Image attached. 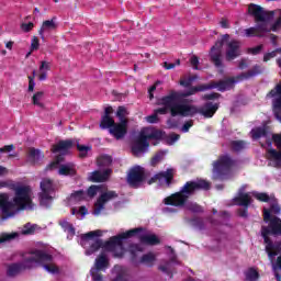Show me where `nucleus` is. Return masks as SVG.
<instances>
[{"mask_svg": "<svg viewBox=\"0 0 281 281\" xmlns=\"http://www.w3.org/2000/svg\"><path fill=\"white\" fill-rule=\"evenodd\" d=\"M99 168H106L113 164V158L111 156L104 155L97 159Z\"/></svg>", "mask_w": 281, "mask_h": 281, "instance_id": "35", "label": "nucleus"}, {"mask_svg": "<svg viewBox=\"0 0 281 281\" xmlns=\"http://www.w3.org/2000/svg\"><path fill=\"white\" fill-rule=\"evenodd\" d=\"M126 115H128V111L126 110V108L119 106L116 111V117H119L120 122H128Z\"/></svg>", "mask_w": 281, "mask_h": 281, "instance_id": "45", "label": "nucleus"}, {"mask_svg": "<svg viewBox=\"0 0 281 281\" xmlns=\"http://www.w3.org/2000/svg\"><path fill=\"white\" fill-rule=\"evenodd\" d=\"M158 177L160 179V183L165 181L167 188H170V186H172V181H175V169L169 168L166 171H161L158 173Z\"/></svg>", "mask_w": 281, "mask_h": 281, "instance_id": "25", "label": "nucleus"}, {"mask_svg": "<svg viewBox=\"0 0 281 281\" xmlns=\"http://www.w3.org/2000/svg\"><path fill=\"white\" fill-rule=\"evenodd\" d=\"M58 224L61 226L64 232H67L69 236H71V238L76 236V227H74V224L67 222V220H61Z\"/></svg>", "mask_w": 281, "mask_h": 281, "instance_id": "30", "label": "nucleus"}, {"mask_svg": "<svg viewBox=\"0 0 281 281\" xmlns=\"http://www.w3.org/2000/svg\"><path fill=\"white\" fill-rule=\"evenodd\" d=\"M104 241L100 238H97L89 247L88 250H86V256H92V254H95V251H100V249L103 248Z\"/></svg>", "mask_w": 281, "mask_h": 281, "instance_id": "29", "label": "nucleus"}, {"mask_svg": "<svg viewBox=\"0 0 281 281\" xmlns=\"http://www.w3.org/2000/svg\"><path fill=\"white\" fill-rule=\"evenodd\" d=\"M246 280L247 281H257L260 278V273L255 268H249L246 272Z\"/></svg>", "mask_w": 281, "mask_h": 281, "instance_id": "39", "label": "nucleus"}, {"mask_svg": "<svg viewBox=\"0 0 281 281\" xmlns=\"http://www.w3.org/2000/svg\"><path fill=\"white\" fill-rule=\"evenodd\" d=\"M245 36L247 38H252L254 36H256L257 38H262L265 36V34L258 33L256 26H252V27L245 30Z\"/></svg>", "mask_w": 281, "mask_h": 281, "instance_id": "42", "label": "nucleus"}, {"mask_svg": "<svg viewBox=\"0 0 281 281\" xmlns=\"http://www.w3.org/2000/svg\"><path fill=\"white\" fill-rule=\"evenodd\" d=\"M52 259L54 260V257H52ZM47 262H52L50 261H46V262H34V265H43L44 269L48 271V273H59L60 269H58V266L54 265V263H47Z\"/></svg>", "mask_w": 281, "mask_h": 281, "instance_id": "36", "label": "nucleus"}, {"mask_svg": "<svg viewBox=\"0 0 281 281\" xmlns=\"http://www.w3.org/2000/svg\"><path fill=\"white\" fill-rule=\"evenodd\" d=\"M142 251V247L137 244L130 245V254L132 256V260L137 258V252Z\"/></svg>", "mask_w": 281, "mask_h": 281, "instance_id": "52", "label": "nucleus"}, {"mask_svg": "<svg viewBox=\"0 0 281 281\" xmlns=\"http://www.w3.org/2000/svg\"><path fill=\"white\" fill-rule=\"evenodd\" d=\"M70 148H74V140L66 139V140H59L57 144L52 146V153H65L67 150H70Z\"/></svg>", "mask_w": 281, "mask_h": 281, "instance_id": "22", "label": "nucleus"}, {"mask_svg": "<svg viewBox=\"0 0 281 281\" xmlns=\"http://www.w3.org/2000/svg\"><path fill=\"white\" fill-rule=\"evenodd\" d=\"M233 201L239 207H249L251 205V196L249 193H244L243 191H239L238 196H235Z\"/></svg>", "mask_w": 281, "mask_h": 281, "instance_id": "23", "label": "nucleus"}, {"mask_svg": "<svg viewBox=\"0 0 281 281\" xmlns=\"http://www.w3.org/2000/svg\"><path fill=\"white\" fill-rule=\"evenodd\" d=\"M241 46L243 44L238 40L227 42L225 53L227 63H232V60H236V58H240V56H243V49H240Z\"/></svg>", "mask_w": 281, "mask_h": 281, "instance_id": "15", "label": "nucleus"}, {"mask_svg": "<svg viewBox=\"0 0 281 281\" xmlns=\"http://www.w3.org/2000/svg\"><path fill=\"white\" fill-rule=\"evenodd\" d=\"M221 109V103H214L212 101L205 102L202 106L184 105V117H194V115H203L205 120L212 119L216 115V111Z\"/></svg>", "mask_w": 281, "mask_h": 281, "instance_id": "7", "label": "nucleus"}, {"mask_svg": "<svg viewBox=\"0 0 281 281\" xmlns=\"http://www.w3.org/2000/svg\"><path fill=\"white\" fill-rule=\"evenodd\" d=\"M179 139H181V135L172 133L168 136L167 142L169 146H172V144L179 142Z\"/></svg>", "mask_w": 281, "mask_h": 281, "instance_id": "60", "label": "nucleus"}, {"mask_svg": "<svg viewBox=\"0 0 281 281\" xmlns=\"http://www.w3.org/2000/svg\"><path fill=\"white\" fill-rule=\"evenodd\" d=\"M113 199H117V192L115 191H108L102 193L94 203L93 214L94 216H100L102 210H104V205L109 203V201H113Z\"/></svg>", "mask_w": 281, "mask_h": 281, "instance_id": "16", "label": "nucleus"}, {"mask_svg": "<svg viewBox=\"0 0 281 281\" xmlns=\"http://www.w3.org/2000/svg\"><path fill=\"white\" fill-rule=\"evenodd\" d=\"M272 140L278 149L270 148L267 150L269 161H274L276 166H281V134H273Z\"/></svg>", "mask_w": 281, "mask_h": 281, "instance_id": "17", "label": "nucleus"}, {"mask_svg": "<svg viewBox=\"0 0 281 281\" xmlns=\"http://www.w3.org/2000/svg\"><path fill=\"white\" fill-rule=\"evenodd\" d=\"M32 76H29V92L32 93L34 91V87H36V82H34V78H36V70H33Z\"/></svg>", "mask_w": 281, "mask_h": 281, "instance_id": "55", "label": "nucleus"}, {"mask_svg": "<svg viewBox=\"0 0 281 281\" xmlns=\"http://www.w3.org/2000/svg\"><path fill=\"white\" fill-rule=\"evenodd\" d=\"M268 21H259L257 22V25L255 26L258 34H267L271 32V29H269V25L267 24Z\"/></svg>", "mask_w": 281, "mask_h": 281, "instance_id": "40", "label": "nucleus"}, {"mask_svg": "<svg viewBox=\"0 0 281 281\" xmlns=\"http://www.w3.org/2000/svg\"><path fill=\"white\" fill-rule=\"evenodd\" d=\"M237 215L240 216V218H247L249 216V206L238 209Z\"/></svg>", "mask_w": 281, "mask_h": 281, "instance_id": "59", "label": "nucleus"}, {"mask_svg": "<svg viewBox=\"0 0 281 281\" xmlns=\"http://www.w3.org/2000/svg\"><path fill=\"white\" fill-rule=\"evenodd\" d=\"M263 221L268 226H261V237L263 240L269 241V236H281V218L271 215L270 211L263 209Z\"/></svg>", "mask_w": 281, "mask_h": 281, "instance_id": "8", "label": "nucleus"}, {"mask_svg": "<svg viewBox=\"0 0 281 281\" xmlns=\"http://www.w3.org/2000/svg\"><path fill=\"white\" fill-rule=\"evenodd\" d=\"M7 188L13 190L15 195L13 201H10L8 193H0V210L2 218H12L16 212L23 210H32V196H30V187H16L12 181H9Z\"/></svg>", "mask_w": 281, "mask_h": 281, "instance_id": "2", "label": "nucleus"}, {"mask_svg": "<svg viewBox=\"0 0 281 281\" xmlns=\"http://www.w3.org/2000/svg\"><path fill=\"white\" fill-rule=\"evenodd\" d=\"M252 139H260V137H267L269 135V131L267 127H257L251 131Z\"/></svg>", "mask_w": 281, "mask_h": 281, "instance_id": "37", "label": "nucleus"}, {"mask_svg": "<svg viewBox=\"0 0 281 281\" xmlns=\"http://www.w3.org/2000/svg\"><path fill=\"white\" fill-rule=\"evenodd\" d=\"M59 175L64 177H76V168L69 166V165H63L59 168Z\"/></svg>", "mask_w": 281, "mask_h": 281, "instance_id": "34", "label": "nucleus"}, {"mask_svg": "<svg viewBox=\"0 0 281 281\" xmlns=\"http://www.w3.org/2000/svg\"><path fill=\"white\" fill-rule=\"evenodd\" d=\"M227 41H229V34H224L221 37V40H217L215 42V45L211 47L210 58H211V61L213 63V65L215 67H217V69L223 68L222 49H223V45H225V43H227Z\"/></svg>", "mask_w": 281, "mask_h": 281, "instance_id": "10", "label": "nucleus"}, {"mask_svg": "<svg viewBox=\"0 0 281 281\" xmlns=\"http://www.w3.org/2000/svg\"><path fill=\"white\" fill-rule=\"evenodd\" d=\"M109 268V257H106V254L101 252L94 261V269L99 271H104V269Z\"/></svg>", "mask_w": 281, "mask_h": 281, "instance_id": "26", "label": "nucleus"}, {"mask_svg": "<svg viewBox=\"0 0 281 281\" xmlns=\"http://www.w3.org/2000/svg\"><path fill=\"white\" fill-rule=\"evenodd\" d=\"M260 74H262V68L259 65H255L250 70L241 72L236 78L229 77L218 81L212 80L213 89H217V91H221L223 93L224 91H229L231 89H234L236 82L249 80V78H256V76H260Z\"/></svg>", "mask_w": 281, "mask_h": 281, "instance_id": "6", "label": "nucleus"}, {"mask_svg": "<svg viewBox=\"0 0 281 281\" xmlns=\"http://www.w3.org/2000/svg\"><path fill=\"white\" fill-rule=\"evenodd\" d=\"M234 166H236V160L226 154L218 157V159L214 162L213 168L218 177H223V175L229 172Z\"/></svg>", "mask_w": 281, "mask_h": 281, "instance_id": "13", "label": "nucleus"}, {"mask_svg": "<svg viewBox=\"0 0 281 281\" xmlns=\"http://www.w3.org/2000/svg\"><path fill=\"white\" fill-rule=\"evenodd\" d=\"M189 223L196 229H205V222L201 217H193L189 221Z\"/></svg>", "mask_w": 281, "mask_h": 281, "instance_id": "41", "label": "nucleus"}, {"mask_svg": "<svg viewBox=\"0 0 281 281\" xmlns=\"http://www.w3.org/2000/svg\"><path fill=\"white\" fill-rule=\"evenodd\" d=\"M139 241L143 245H150L151 247L155 245H159L161 243V240L159 239V237H157V235L151 234V235H142L139 237Z\"/></svg>", "mask_w": 281, "mask_h": 281, "instance_id": "27", "label": "nucleus"}, {"mask_svg": "<svg viewBox=\"0 0 281 281\" xmlns=\"http://www.w3.org/2000/svg\"><path fill=\"white\" fill-rule=\"evenodd\" d=\"M266 245V251L269 256V258H276L278 254L281 251V241L273 244V240H271V237H268V241L263 240Z\"/></svg>", "mask_w": 281, "mask_h": 281, "instance_id": "21", "label": "nucleus"}, {"mask_svg": "<svg viewBox=\"0 0 281 281\" xmlns=\"http://www.w3.org/2000/svg\"><path fill=\"white\" fill-rule=\"evenodd\" d=\"M43 95H45V92L43 91H38L33 94L32 102L34 106H40L41 109H43V103L41 102L43 100Z\"/></svg>", "mask_w": 281, "mask_h": 281, "instance_id": "43", "label": "nucleus"}, {"mask_svg": "<svg viewBox=\"0 0 281 281\" xmlns=\"http://www.w3.org/2000/svg\"><path fill=\"white\" fill-rule=\"evenodd\" d=\"M52 261V255L45 252L44 250H34L31 257L25 258L22 262L11 263L8 266L7 276L9 278H14L25 271V269H32L34 262H49Z\"/></svg>", "mask_w": 281, "mask_h": 281, "instance_id": "3", "label": "nucleus"}, {"mask_svg": "<svg viewBox=\"0 0 281 281\" xmlns=\"http://www.w3.org/2000/svg\"><path fill=\"white\" fill-rule=\"evenodd\" d=\"M247 148V143L245 140H233L231 142V150L233 153H241Z\"/></svg>", "mask_w": 281, "mask_h": 281, "instance_id": "33", "label": "nucleus"}, {"mask_svg": "<svg viewBox=\"0 0 281 281\" xmlns=\"http://www.w3.org/2000/svg\"><path fill=\"white\" fill-rule=\"evenodd\" d=\"M22 32H32L34 30V24L32 22H29V23H22L20 25Z\"/></svg>", "mask_w": 281, "mask_h": 281, "instance_id": "64", "label": "nucleus"}, {"mask_svg": "<svg viewBox=\"0 0 281 281\" xmlns=\"http://www.w3.org/2000/svg\"><path fill=\"white\" fill-rule=\"evenodd\" d=\"M268 212H270V214H280L281 209L280 205L278 203H272L270 205V209H266Z\"/></svg>", "mask_w": 281, "mask_h": 281, "instance_id": "62", "label": "nucleus"}, {"mask_svg": "<svg viewBox=\"0 0 281 281\" xmlns=\"http://www.w3.org/2000/svg\"><path fill=\"white\" fill-rule=\"evenodd\" d=\"M218 98H221V93L218 92H212L202 95V100H205L206 102H210V100H218Z\"/></svg>", "mask_w": 281, "mask_h": 281, "instance_id": "56", "label": "nucleus"}, {"mask_svg": "<svg viewBox=\"0 0 281 281\" xmlns=\"http://www.w3.org/2000/svg\"><path fill=\"white\" fill-rule=\"evenodd\" d=\"M175 99L177 100L178 104H184V106H194V104L188 103V99L190 95H195V93H199V90L196 86H190L189 90L187 91H177V90H170Z\"/></svg>", "mask_w": 281, "mask_h": 281, "instance_id": "18", "label": "nucleus"}, {"mask_svg": "<svg viewBox=\"0 0 281 281\" xmlns=\"http://www.w3.org/2000/svg\"><path fill=\"white\" fill-rule=\"evenodd\" d=\"M146 169L139 165L132 167L127 173V183L131 188H139L147 179Z\"/></svg>", "mask_w": 281, "mask_h": 281, "instance_id": "11", "label": "nucleus"}, {"mask_svg": "<svg viewBox=\"0 0 281 281\" xmlns=\"http://www.w3.org/2000/svg\"><path fill=\"white\" fill-rule=\"evenodd\" d=\"M255 199H257V201H261V203H269V201H271V198L269 196V194L265 192L256 193Z\"/></svg>", "mask_w": 281, "mask_h": 281, "instance_id": "54", "label": "nucleus"}, {"mask_svg": "<svg viewBox=\"0 0 281 281\" xmlns=\"http://www.w3.org/2000/svg\"><path fill=\"white\" fill-rule=\"evenodd\" d=\"M55 19L56 18H53L52 20H46L42 23V26L38 30V34L42 41H45V32H52V30H56L57 25L56 22H54Z\"/></svg>", "mask_w": 281, "mask_h": 281, "instance_id": "24", "label": "nucleus"}, {"mask_svg": "<svg viewBox=\"0 0 281 281\" xmlns=\"http://www.w3.org/2000/svg\"><path fill=\"white\" fill-rule=\"evenodd\" d=\"M109 133L114 139H124V137H126V133H128V121L114 123L109 130Z\"/></svg>", "mask_w": 281, "mask_h": 281, "instance_id": "19", "label": "nucleus"}, {"mask_svg": "<svg viewBox=\"0 0 281 281\" xmlns=\"http://www.w3.org/2000/svg\"><path fill=\"white\" fill-rule=\"evenodd\" d=\"M112 169H105L103 171L95 170L90 176V181L92 183H104V181H109V177H111Z\"/></svg>", "mask_w": 281, "mask_h": 281, "instance_id": "20", "label": "nucleus"}, {"mask_svg": "<svg viewBox=\"0 0 281 281\" xmlns=\"http://www.w3.org/2000/svg\"><path fill=\"white\" fill-rule=\"evenodd\" d=\"M77 150H79V157L81 159H85V157H87V155H88L89 150H91V148L86 145L77 144Z\"/></svg>", "mask_w": 281, "mask_h": 281, "instance_id": "49", "label": "nucleus"}, {"mask_svg": "<svg viewBox=\"0 0 281 281\" xmlns=\"http://www.w3.org/2000/svg\"><path fill=\"white\" fill-rule=\"evenodd\" d=\"M99 190H100V187L92 184L88 188L87 194H88V196H90V199H93V196H95V194H98Z\"/></svg>", "mask_w": 281, "mask_h": 281, "instance_id": "57", "label": "nucleus"}, {"mask_svg": "<svg viewBox=\"0 0 281 281\" xmlns=\"http://www.w3.org/2000/svg\"><path fill=\"white\" fill-rule=\"evenodd\" d=\"M40 188L42 192L40 193V204L44 207H49L52 205V192H54V180L49 178H44L41 183Z\"/></svg>", "mask_w": 281, "mask_h": 281, "instance_id": "12", "label": "nucleus"}, {"mask_svg": "<svg viewBox=\"0 0 281 281\" xmlns=\"http://www.w3.org/2000/svg\"><path fill=\"white\" fill-rule=\"evenodd\" d=\"M161 137H164V133L161 131L151 127H144L132 144L133 155L138 157L140 153H146L150 146L148 139H161Z\"/></svg>", "mask_w": 281, "mask_h": 281, "instance_id": "5", "label": "nucleus"}, {"mask_svg": "<svg viewBox=\"0 0 281 281\" xmlns=\"http://www.w3.org/2000/svg\"><path fill=\"white\" fill-rule=\"evenodd\" d=\"M142 232H144V228L137 227V228L126 231L125 233H121L120 235L113 236L110 238V240L103 244V249H105V251H113L116 245H122V240L133 238V236H137V234H142Z\"/></svg>", "mask_w": 281, "mask_h": 281, "instance_id": "9", "label": "nucleus"}, {"mask_svg": "<svg viewBox=\"0 0 281 281\" xmlns=\"http://www.w3.org/2000/svg\"><path fill=\"white\" fill-rule=\"evenodd\" d=\"M248 14L254 16L256 23H260V21H271L276 13L273 11H265V8L250 3L248 5Z\"/></svg>", "mask_w": 281, "mask_h": 281, "instance_id": "14", "label": "nucleus"}, {"mask_svg": "<svg viewBox=\"0 0 281 281\" xmlns=\"http://www.w3.org/2000/svg\"><path fill=\"white\" fill-rule=\"evenodd\" d=\"M16 236H19V234L16 233H3L0 235V245L3 243H9V240H14V238H16Z\"/></svg>", "mask_w": 281, "mask_h": 281, "instance_id": "48", "label": "nucleus"}, {"mask_svg": "<svg viewBox=\"0 0 281 281\" xmlns=\"http://www.w3.org/2000/svg\"><path fill=\"white\" fill-rule=\"evenodd\" d=\"M155 260H157V257H155V254L147 252L142 256L140 265H146L147 267H153V265H155Z\"/></svg>", "mask_w": 281, "mask_h": 281, "instance_id": "32", "label": "nucleus"}, {"mask_svg": "<svg viewBox=\"0 0 281 281\" xmlns=\"http://www.w3.org/2000/svg\"><path fill=\"white\" fill-rule=\"evenodd\" d=\"M100 236H102V231L100 229L91 231L81 235V240L87 241V240H91L92 238H100Z\"/></svg>", "mask_w": 281, "mask_h": 281, "instance_id": "38", "label": "nucleus"}, {"mask_svg": "<svg viewBox=\"0 0 281 281\" xmlns=\"http://www.w3.org/2000/svg\"><path fill=\"white\" fill-rule=\"evenodd\" d=\"M70 199H74V201H85L87 193H85V190H78L71 193Z\"/></svg>", "mask_w": 281, "mask_h": 281, "instance_id": "47", "label": "nucleus"}, {"mask_svg": "<svg viewBox=\"0 0 281 281\" xmlns=\"http://www.w3.org/2000/svg\"><path fill=\"white\" fill-rule=\"evenodd\" d=\"M38 47H41V41L36 36H33L31 41V52H37Z\"/></svg>", "mask_w": 281, "mask_h": 281, "instance_id": "58", "label": "nucleus"}, {"mask_svg": "<svg viewBox=\"0 0 281 281\" xmlns=\"http://www.w3.org/2000/svg\"><path fill=\"white\" fill-rule=\"evenodd\" d=\"M212 188V184L203 179L187 181L180 191L164 199L165 205H171L173 207H183L193 214H203L204 210L199 203L188 202L190 196L194 193L201 192V190L207 191Z\"/></svg>", "mask_w": 281, "mask_h": 281, "instance_id": "1", "label": "nucleus"}, {"mask_svg": "<svg viewBox=\"0 0 281 281\" xmlns=\"http://www.w3.org/2000/svg\"><path fill=\"white\" fill-rule=\"evenodd\" d=\"M113 281H128V274L126 272V269L120 268L116 271V277L113 279Z\"/></svg>", "mask_w": 281, "mask_h": 281, "instance_id": "46", "label": "nucleus"}, {"mask_svg": "<svg viewBox=\"0 0 281 281\" xmlns=\"http://www.w3.org/2000/svg\"><path fill=\"white\" fill-rule=\"evenodd\" d=\"M124 241L121 240V245H116L112 250L114 258H124Z\"/></svg>", "mask_w": 281, "mask_h": 281, "instance_id": "44", "label": "nucleus"}, {"mask_svg": "<svg viewBox=\"0 0 281 281\" xmlns=\"http://www.w3.org/2000/svg\"><path fill=\"white\" fill-rule=\"evenodd\" d=\"M36 232V227L32 224H25L24 227L22 228V234L23 236H30Z\"/></svg>", "mask_w": 281, "mask_h": 281, "instance_id": "51", "label": "nucleus"}, {"mask_svg": "<svg viewBox=\"0 0 281 281\" xmlns=\"http://www.w3.org/2000/svg\"><path fill=\"white\" fill-rule=\"evenodd\" d=\"M164 159V151H158L153 158H151V166H157L159 161Z\"/></svg>", "mask_w": 281, "mask_h": 281, "instance_id": "61", "label": "nucleus"}, {"mask_svg": "<svg viewBox=\"0 0 281 281\" xmlns=\"http://www.w3.org/2000/svg\"><path fill=\"white\" fill-rule=\"evenodd\" d=\"M29 159L32 164H38L42 159H45V155L41 151V149H36L32 147L29 150Z\"/></svg>", "mask_w": 281, "mask_h": 281, "instance_id": "28", "label": "nucleus"}, {"mask_svg": "<svg viewBox=\"0 0 281 281\" xmlns=\"http://www.w3.org/2000/svg\"><path fill=\"white\" fill-rule=\"evenodd\" d=\"M90 276L93 281H102L103 280L102 273H100V270H98L95 268H91Z\"/></svg>", "mask_w": 281, "mask_h": 281, "instance_id": "53", "label": "nucleus"}, {"mask_svg": "<svg viewBox=\"0 0 281 281\" xmlns=\"http://www.w3.org/2000/svg\"><path fill=\"white\" fill-rule=\"evenodd\" d=\"M115 124V120H113V117L108 116V115H103L101 117V122H100V128H102V131H106V128L109 131H111V127Z\"/></svg>", "mask_w": 281, "mask_h": 281, "instance_id": "31", "label": "nucleus"}, {"mask_svg": "<svg viewBox=\"0 0 281 281\" xmlns=\"http://www.w3.org/2000/svg\"><path fill=\"white\" fill-rule=\"evenodd\" d=\"M159 271H162V273H166L167 276H170L172 278V271H170V262H167L165 266H159Z\"/></svg>", "mask_w": 281, "mask_h": 281, "instance_id": "63", "label": "nucleus"}, {"mask_svg": "<svg viewBox=\"0 0 281 281\" xmlns=\"http://www.w3.org/2000/svg\"><path fill=\"white\" fill-rule=\"evenodd\" d=\"M198 88V93L203 92V91H212V89H214V83L211 80L209 83H202L196 86Z\"/></svg>", "mask_w": 281, "mask_h": 281, "instance_id": "50", "label": "nucleus"}, {"mask_svg": "<svg viewBox=\"0 0 281 281\" xmlns=\"http://www.w3.org/2000/svg\"><path fill=\"white\" fill-rule=\"evenodd\" d=\"M159 104L162 108L154 111L156 115H168L170 113L171 117H186V104L178 103L171 90L167 95L159 99Z\"/></svg>", "mask_w": 281, "mask_h": 281, "instance_id": "4", "label": "nucleus"}]
</instances>
